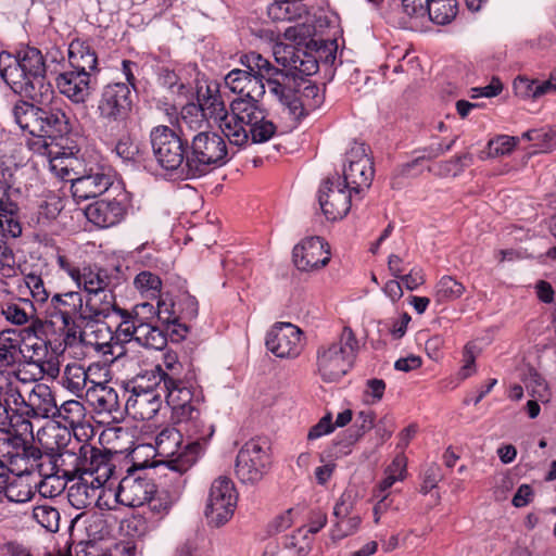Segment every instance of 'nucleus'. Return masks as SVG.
I'll return each instance as SVG.
<instances>
[{
	"instance_id": "39448f33",
	"label": "nucleus",
	"mask_w": 556,
	"mask_h": 556,
	"mask_svg": "<svg viewBox=\"0 0 556 556\" xmlns=\"http://www.w3.org/2000/svg\"><path fill=\"white\" fill-rule=\"evenodd\" d=\"M229 161L226 141L215 131H199L188 142L187 176L202 177Z\"/></svg>"
},
{
	"instance_id": "1a4fd4ad",
	"label": "nucleus",
	"mask_w": 556,
	"mask_h": 556,
	"mask_svg": "<svg viewBox=\"0 0 556 556\" xmlns=\"http://www.w3.org/2000/svg\"><path fill=\"white\" fill-rule=\"evenodd\" d=\"M270 466L269 446L265 439H251L239 450L235 473L239 481L254 485L268 472Z\"/></svg>"
},
{
	"instance_id": "0eeeda50",
	"label": "nucleus",
	"mask_w": 556,
	"mask_h": 556,
	"mask_svg": "<svg viewBox=\"0 0 556 556\" xmlns=\"http://www.w3.org/2000/svg\"><path fill=\"white\" fill-rule=\"evenodd\" d=\"M112 184V167L100 155L88 153L71 184V190L75 199L85 201L101 195Z\"/></svg>"
},
{
	"instance_id": "393cba45",
	"label": "nucleus",
	"mask_w": 556,
	"mask_h": 556,
	"mask_svg": "<svg viewBox=\"0 0 556 556\" xmlns=\"http://www.w3.org/2000/svg\"><path fill=\"white\" fill-rule=\"evenodd\" d=\"M8 462L12 476H27L34 472V465L41 458V450L37 446L16 441L8 445L2 455Z\"/></svg>"
},
{
	"instance_id": "79ce46f5",
	"label": "nucleus",
	"mask_w": 556,
	"mask_h": 556,
	"mask_svg": "<svg viewBox=\"0 0 556 556\" xmlns=\"http://www.w3.org/2000/svg\"><path fill=\"white\" fill-rule=\"evenodd\" d=\"M87 394H91L93 404L99 412L114 414L121 409L117 392L105 383L94 382L87 389Z\"/></svg>"
},
{
	"instance_id": "aec40b11",
	"label": "nucleus",
	"mask_w": 556,
	"mask_h": 556,
	"mask_svg": "<svg viewBox=\"0 0 556 556\" xmlns=\"http://www.w3.org/2000/svg\"><path fill=\"white\" fill-rule=\"evenodd\" d=\"M298 269L313 271L325 267L330 258V247L321 237H309L298 243L292 251Z\"/></svg>"
},
{
	"instance_id": "9b49d317",
	"label": "nucleus",
	"mask_w": 556,
	"mask_h": 556,
	"mask_svg": "<svg viewBox=\"0 0 556 556\" xmlns=\"http://www.w3.org/2000/svg\"><path fill=\"white\" fill-rule=\"evenodd\" d=\"M368 150L364 143H354L346 152L348 166L343 168V180L341 181L344 187L354 190L355 194L368 189L374 179V163L368 155Z\"/></svg>"
},
{
	"instance_id": "5701e85b",
	"label": "nucleus",
	"mask_w": 556,
	"mask_h": 556,
	"mask_svg": "<svg viewBox=\"0 0 556 556\" xmlns=\"http://www.w3.org/2000/svg\"><path fill=\"white\" fill-rule=\"evenodd\" d=\"M28 77L35 84L36 90L41 92L46 101H50L53 96L52 86L46 81V62L41 51L34 47H25L14 56Z\"/></svg>"
},
{
	"instance_id": "603ef678",
	"label": "nucleus",
	"mask_w": 556,
	"mask_h": 556,
	"mask_svg": "<svg viewBox=\"0 0 556 556\" xmlns=\"http://www.w3.org/2000/svg\"><path fill=\"white\" fill-rule=\"evenodd\" d=\"M33 518L42 528L50 532H56L60 526V513L50 505H37L33 509Z\"/></svg>"
},
{
	"instance_id": "c756f323",
	"label": "nucleus",
	"mask_w": 556,
	"mask_h": 556,
	"mask_svg": "<svg viewBox=\"0 0 556 556\" xmlns=\"http://www.w3.org/2000/svg\"><path fill=\"white\" fill-rule=\"evenodd\" d=\"M81 324L85 329L84 345L91 346L104 355H114V334L106 323L102 319H85Z\"/></svg>"
},
{
	"instance_id": "72a5a7b5",
	"label": "nucleus",
	"mask_w": 556,
	"mask_h": 556,
	"mask_svg": "<svg viewBox=\"0 0 556 556\" xmlns=\"http://www.w3.org/2000/svg\"><path fill=\"white\" fill-rule=\"evenodd\" d=\"M36 438L49 454H58L65 450L72 442V432L66 426L59 422L48 424L37 431Z\"/></svg>"
},
{
	"instance_id": "4468645a",
	"label": "nucleus",
	"mask_w": 556,
	"mask_h": 556,
	"mask_svg": "<svg viewBox=\"0 0 556 556\" xmlns=\"http://www.w3.org/2000/svg\"><path fill=\"white\" fill-rule=\"evenodd\" d=\"M354 190L344 187L339 176L328 177L319 189L318 201L328 220L342 219L351 210Z\"/></svg>"
},
{
	"instance_id": "dca6fc26",
	"label": "nucleus",
	"mask_w": 556,
	"mask_h": 556,
	"mask_svg": "<svg viewBox=\"0 0 556 556\" xmlns=\"http://www.w3.org/2000/svg\"><path fill=\"white\" fill-rule=\"evenodd\" d=\"M56 264L86 295L108 285H112L108 270L98 265L84 264L81 267L75 266L73 261L62 254L56 256Z\"/></svg>"
},
{
	"instance_id": "a19ab883",
	"label": "nucleus",
	"mask_w": 556,
	"mask_h": 556,
	"mask_svg": "<svg viewBox=\"0 0 556 556\" xmlns=\"http://www.w3.org/2000/svg\"><path fill=\"white\" fill-rule=\"evenodd\" d=\"M80 481L72 484L67 491V500L70 504L76 509H84L89 507L96 500L100 498L97 483H91L85 478H79Z\"/></svg>"
},
{
	"instance_id": "8fccbe9b",
	"label": "nucleus",
	"mask_w": 556,
	"mask_h": 556,
	"mask_svg": "<svg viewBox=\"0 0 556 556\" xmlns=\"http://www.w3.org/2000/svg\"><path fill=\"white\" fill-rule=\"evenodd\" d=\"M136 342L148 349L162 350L166 346L167 337L160 328L141 320Z\"/></svg>"
},
{
	"instance_id": "412c9836",
	"label": "nucleus",
	"mask_w": 556,
	"mask_h": 556,
	"mask_svg": "<svg viewBox=\"0 0 556 556\" xmlns=\"http://www.w3.org/2000/svg\"><path fill=\"white\" fill-rule=\"evenodd\" d=\"M225 85L233 93L239 94L232 101H244L260 103L265 93L264 77L254 71L235 68L225 77Z\"/></svg>"
},
{
	"instance_id": "f3484780",
	"label": "nucleus",
	"mask_w": 556,
	"mask_h": 556,
	"mask_svg": "<svg viewBox=\"0 0 556 556\" xmlns=\"http://www.w3.org/2000/svg\"><path fill=\"white\" fill-rule=\"evenodd\" d=\"M46 315L53 325H73V320L83 323L87 319L83 294L79 291L53 294L47 305Z\"/></svg>"
},
{
	"instance_id": "7ed1b4c3",
	"label": "nucleus",
	"mask_w": 556,
	"mask_h": 556,
	"mask_svg": "<svg viewBox=\"0 0 556 556\" xmlns=\"http://www.w3.org/2000/svg\"><path fill=\"white\" fill-rule=\"evenodd\" d=\"M227 139L239 148L251 143H264L277 132V126L267 111L255 102L232 101Z\"/></svg>"
},
{
	"instance_id": "5fc2aeb1",
	"label": "nucleus",
	"mask_w": 556,
	"mask_h": 556,
	"mask_svg": "<svg viewBox=\"0 0 556 556\" xmlns=\"http://www.w3.org/2000/svg\"><path fill=\"white\" fill-rule=\"evenodd\" d=\"M298 55L299 59H295L296 63L292 64L289 68L291 76L294 78L295 76H311L318 72V62L313 53L301 48Z\"/></svg>"
},
{
	"instance_id": "6e6552de",
	"label": "nucleus",
	"mask_w": 556,
	"mask_h": 556,
	"mask_svg": "<svg viewBox=\"0 0 556 556\" xmlns=\"http://www.w3.org/2000/svg\"><path fill=\"white\" fill-rule=\"evenodd\" d=\"M241 64L251 71L260 73L268 87L269 93L276 97L290 111L294 99L296 81L289 73L275 67L267 59L257 52H250L241 58Z\"/></svg>"
},
{
	"instance_id": "a18cd8bd",
	"label": "nucleus",
	"mask_w": 556,
	"mask_h": 556,
	"mask_svg": "<svg viewBox=\"0 0 556 556\" xmlns=\"http://www.w3.org/2000/svg\"><path fill=\"white\" fill-rule=\"evenodd\" d=\"M86 418V408L84 404L77 400L65 401L61 406H56L55 417L53 420L64 422V426L76 428L81 426Z\"/></svg>"
},
{
	"instance_id": "c85d7f7f",
	"label": "nucleus",
	"mask_w": 556,
	"mask_h": 556,
	"mask_svg": "<svg viewBox=\"0 0 556 556\" xmlns=\"http://www.w3.org/2000/svg\"><path fill=\"white\" fill-rule=\"evenodd\" d=\"M334 523L331 529L332 540L339 541L354 534L362 522L357 514H353V505L345 495H342L333 507Z\"/></svg>"
},
{
	"instance_id": "423d86ee",
	"label": "nucleus",
	"mask_w": 556,
	"mask_h": 556,
	"mask_svg": "<svg viewBox=\"0 0 556 556\" xmlns=\"http://www.w3.org/2000/svg\"><path fill=\"white\" fill-rule=\"evenodd\" d=\"M152 155L163 170H187L188 140L166 125H157L150 131Z\"/></svg>"
},
{
	"instance_id": "864d4df0",
	"label": "nucleus",
	"mask_w": 556,
	"mask_h": 556,
	"mask_svg": "<svg viewBox=\"0 0 556 556\" xmlns=\"http://www.w3.org/2000/svg\"><path fill=\"white\" fill-rule=\"evenodd\" d=\"M15 334L14 330H4L0 333V369L13 366L17 355V340L12 339L10 334Z\"/></svg>"
},
{
	"instance_id": "2eb2a0df",
	"label": "nucleus",
	"mask_w": 556,
	"mask_h": 556,
	"mask_svg": "<svg viewBox=\"0 0 556 556\" xmlns=\"http://www.w3.org/2000/svg\"><path fill=\"white\" fill-rule=\"evenodd\" d=\"M131 105V91L128 85L114 83L103 87L97 110L102 119L118 122L128 116Z\"/></svg>"
},
{
	"instance_id": "338daca9",
	"label": "nucleus",
	"mask_w": 556,
	"mask_h": 556,
	"mask_svg": "<svg viewBox=\"0 0 556 556\" xmlns=\"http://www.w3.org/2000/svg\"><path fill=\"white\" fill-rule=\"evenodd\" d=\"M98 556H142V548L134 540H124Z\"/></svg>"
},
{
	"instance_id": "c9c22d12",
	"label": "nucleus",
	"mask_w": 556,
	"mask_h": 556,
	"mask_svg": "<svg viewBox=\"0 0 556 556\" xmlns=\"http://www.w3.org/2000/svg\"><path fill=\"white\" fill-rule=\"evenodd\" d=\"M68 61L72 68L92 73L97 71L98 58L96 51L86 40L75 38L68 46Z\"/></svg>"
},
{
	"instance_id": "13d9d810",
	"label": "nucleus",
	"mask_w": 556,
	"mask_h": 556,
	"mask_svg": "<svg viewBox=\"0 0 556 556\" xmlns=\"http://www.w3.org/2000/svg\"><path fill=\"white\" fill-rule=\"evenodd\" d=\"M519 140L518 137L500 135L488 142V155L490 157L507 155L514 151Z\"/></svg>"
},
{
	"instance_id": "4d7b16f0",
	"label": "nucleus",
	"mask_w": 556,
	"mask_h": 556,
	"mask_svg": "<svg viewBox=\"0 0 556 556\" xmlns=\"http://www.w3.org/2000/svg\"><path fill=\"white\" fill-rule=\"evenodd\" d=\"M179 495L176 493H169L167 491L157 492L151 496L147 503L149 504L150 510L163 517L167 515L173 505L178 501Z\"/></svg>"
},
{
	"instance_id": "f8f14e48",
	"label": "nucleus",
	"mask_w": 556,
	"mask_h": 556,
	"mask_svg": "<svg viewBox=\"0 0 556 556\" xmlns=\"http://www.w3.org/2000/svg\"><path fill=\"white\" fill-rule=\"evenodd\" d=\"M156 493V484L147 473L130 467L114 490L116 503L127 507H140Z\"/></svg>"
},
{
	"instance_id": "9d476101",
	"label": "nucleus",
	"mask_w": 556,
	"mask_h": 556,
	"mask_svg": "<svg viewBox=\"0 0 556 556\" xmlns=\"http://www.w3.org/2000/svg\"><path fill=\"white\" fill-rule=\"evenodd\" d=\"M237 505L235 484L230 478H216L210 489L205 517L214 527H222L233 516Z\"/></svg>"
},
{
	"instance_id": "20e7f679",
	"label": "nucleus",
	"mask_w": 556,
	"mask_h": 556,
	"mask_svg": "<svg viewBox=\"0 0 556 556\" xmlns=\"http://www.w3.org/2000/svg\"><path fill=\"white\" fill-rule=\"evenodd\" d=\"M359 352V342L355 332L344 326L338 337L318 346L316 352V371L324 382H338L354 366Z\"/></svg>"
},
{
	"instance_id": "680f3d73",
	"label": "nucleus",
	"mask_w": 556,
	"mask_h": 556,
	"mask_svg": "<svg viewBox=\"0 0 556 556\" xmlns=\"http://www.w3.org/2000/svg\"><path fill=\"white\" fill-rule=\"evenodd\" d=\"M24 282L35 302L46 303L49 300L50 293L47 290L45 281L40 275L29 273L25 275Z\"/></svg>"
},
{
	"instance_id": "f257e3e1",
	"label": "nucleus",
	"mask_w": 556,
	"mask_h": 556,
	"mask_svg": "<svg viewBox=\"0 0 556 556\" xmlns=\"http://www.w3.org/2000/svg\"><path fill=\"white\" fill-rule=\"evenodd\" d=\"M128 393L125 410L131 418L152 419L165 400L173 410V418L186 430H193L198 405L204 400L194 371L186 368L172 351L164 353L154 368L137 375Z\"/></svg>"
},
{
	"instance_id": "bb28decb",
	"label": "nucleus",
	"mask_w": 556,
	"mask_h": 556,
	"mask_svg": "<svg viewBox=\"0 0 556 556\" xmlns=\"http://www.w3.org/2000/svg\"><path fill=\"white\" fill-rule=\"evenodd\" d=\"M11 185L5 178L3 169L0 170V231L2 236L8 235L17 238L22 233V226L18 222L17 205L10 200L9 191Z\"/></svg>"
},
{
	"instance_id": "09e8293b",
	"label": "nucleus",
	"mask_w": 556,
	"mask_h": 556,
	"mask_svg": "<svg viewBox=\"0 0 556 556\" xmlns=\"http://www.w3.org/2000/svg\"><path fill=\"white\" fill-rule=\"evenodd\" d=\"M466 291L465 286L453 276H443L434 287V300L439 304L459 299Z\"/></svg>"
},
{
	"instance_id": "4c0bfd02",
	"label": "nucleus",
	"mask_w": 556,
	"mask_h": 556,
	"mask_svg": "<svg viewBox=\"0 0 556 556\" xmlns=\"http://www.w3.org/2000/svg\"><path fill=\"white\" fill-rule=\"evenodd\" d=\"M39 113H41V108L26 101H18L13 109L14 118L20 128L38 137L42 123Z\"/></svg>"
},
{
	"instance_id": "c03bdc74",
	"label": "nucleus",
	"mask_w": 556,
	"mask_h": 556,
	"mask_svg": "<svg viewBox=\"0 0 556 556\" xmlns=\"http://www.w3.org/2000/svg\"><path fill=\"white\" fill-rule=\"evenodd\" d=\"M94 381L89 380L88 374L81 365L68 364L62 375V386L76 396H81Z\"/></svg>"
},
{
	"instance_id": "58836bf2",
	"label": "nucleus",
	"mask_w": 556,
	"mask_h": 556,
	"mask_svg": "<svg viewBox=\"0 0 556 556\" xmlns=\"http://www.w3.org/2000/svg\"><path fill=\"white\" fill-rule=\"evenodd\" d=\"M83 444L84 443L75 442V445L71 448L66 447L55 454L59 462V471L63 478L74 480L76 477H81Z\"/></svg>"
},
{
	"instance_id": "cd10ccee",
	"label": "nucleus",
	"mask_w": 556,
	"mask_h": 556,
	"mask_svg": "<svg viewBox=\"0 0 556 556\" xmlns=\"http://www.w3.org/2000/svg\"><path fill=\"white\" fill-rule=\"evenodd\" d=\"M125 213V206L115 199L96 201L85 210L87 219L100 228L117 225L124 218Z\"/></svg>"
},
{
	"instance_id": "6ab92c4d",
	"label": "nucleus",
	"mask_w": 556,
	"mask_h": 556,
	"mask_svg": "<svg viewBox=\"0 0 556 556\" xmlns=\"http://www.w3.org/2000/svg\"><path fill=\"white\" fill-rule=\"evenodd\" d=\"M266 346L277 357H298L303 349L302 331L290 323H277L266 336Z\"/></svg>"
},
{
	"instance_id": "4be33fe9",
	"label": "nucleus",
	"mask_w": 556,
	"mask_h": 556,
	"mask_svg": "<svg viewBox=\"0 0 556 556\" xmlns=\"http://www.w3.org/2000/svg\"><path fill=\"white\" fill-rule=\"evenodd\" d=\"M56 406L51 389L46 384L39 383L29 392L27 400L22 396V403H18L14 410L21 417L53 419Z\"/></svg>"
},
{
	"instance_id": "7c9ffc66",
	"label": "nucleus",
	"mask_w": 556,
	"mask_h": 556,
	"mask_svg": "<svg viewBox=\"0 0 556 556\" xmlns=\"http://www.w3.org/2000/svg\"><path fill=\"white\" fill-rule=\"evenodd\" d=\"M324 100L325 96L320 88L308 81L296 90L289 114L294 119L300 121L317 110L324 103Z\"/></svg>"
},
{
	"instance_id": "f704fd0d",
	"label": "nucleus",
	"mask_w": 556,
	"mask_h": 556,
	"mask_svg": "<svg viewBox=\"0 0 556 556\" xmlns=\"http://www.w3.org/2000/svg\"><path fill=\"white\" fill-rule=\"evenodd\" d=\"M86 155H88V153H84L83 155L78 156L73 153L53 152L49 150L48 161L50 170L56 177L72 184L76 177L77 172L80 169Z\"/></svg>"
},
{
	"instance_id": "b1692460",
	"label": "nucleus",
	"mask_w": 556,
	"mask_h": 556,
	"mask_svg": "<svg viewBox=\"0 0 556 556\" xmlns=\"http://www.w3.org/2000/svg\"><path fill=\"white\" fill-rule=\"evenodd\" d=\"M55 85L60 93L73 103H85L91 94V73L72 68L59 74Z\"/></svg>"
},
{
	"instance_id": "69168bd1",
	"label": "nucleus",
	"mask_w": 556,
	"mask_h": 556,
	"mask_svg": "<svg viewBox=\"0 0 556 556\" xmlns=\"http://www.w3.org/2000/svg\"><path fill=\"white\" fill-rule=\"evenodd\" d=\"M140 321L121 320L116 327L114 334L115 344H123L130 341H137V330L139 329Z\"/></svg>"
},
{
	"instance_id": "6e6d98bb",
	"label": "nucleus",
	"mask_w": 556,
	"mask_h": 556,
	"mask_svg": "<svg viewBox=\"0 0 556 556\" xmlns=\"http://www.w3.org/2000/svg\"><path fill=\"white\" fill-rule=\"evenodd\" d=\"M134 286L141 294L155 298L161 291L162 280L157 275L143 270L135 277Z\"/></svg>"
},
{
	"instance_id": "e2e57ef3",
	"label": "nucleus",
	"mask_w": 556,
	"mask_h": 556,
	"mask_svg": "<svg viewBox=\"0 0 556 556\" xmlns=\"http://www.w3.org/2000/svg\"><path fill=\"white\" fill-rule=\"evenodd\" d=\"M34 471H37L43 479L47 477L62 476L59 471V462L55 454L41 452V458L34 465Z\"/></svg>"
},
{
	"instance_id": "e433bc0d",
	"label": "nucleus",
	"mask_w": 556,
	"mask_h": 556,
	"mask_svg": "<svg viewBox=\"0 0 556 556\" xmlns=\"http://www.w3.org/2000/svg\"><path fill=\"white\" fill-rule=\"evenodd\" d=\"M197 105L201 108V111L207 119L213 118L218 123V127L227 138V129L229 128V124H231L230 116L232 115V102L230 103V109L227 110L219 94H208L207 97L200 99L199 104Z\"/></svg>"
},
{
	"instance_id": "bf43d9fd",
	"label": "nucleus",
	"mask_w": 556,
	"mask_h": 556,
	"mask_svg": "<svg viewBox=\"0 0 556 556\" xmlns=\"http://www.w3.org/2000/svg\"><path fill=\"white\" fill-rule=\"evenodd\" d=\"M455 141H456V138L451 140L446 146L437 143V144H430V146L424 148L421 155H418L415 160H413L412 162H409L403 166V174L408 175L410 169L413 167H415L416 165H418L421 161L433 160V159L439 157L444 152L451 150L452 147L454 146Z\"/></svg>"
},
{
	"instance_id": "49530a36",
	"label": "nucleus",
	"mask_w": 556,
	"mask_h": 556,
	"mask_svg": "<svg viewBox=\"0 0 556 556\" xmlns=\"http://www.w3.org/2000/svg\"><path fill=\"white\" fill-rule=\"evenodd\" d=\"M22 403V394L17 387L16 376L7 370L0 369V404L9 412Z\"/></svg>"
},
{
	"instance_id": "ddd939ff",
	"label": "nucleus",
	"mask_w": 556,
	"mask_h": 556,
	"mask_svg": "<svg viewBox=\"0 0 556 556\" xmlns=\"http://www.w3.org/2000/svg\"><path fill=\"white\" fill-rule=\"evenodd\" d=\"M81 477L89 476L91 483L104 486L116 475L118 455L106 448L96 447L89 443L83 444Z\"/></svg>"
},
{
	"instance_id": "774afa93",
	"label": "nucleus",
	"mask_w": 556,
	"mask_h": 556,
	"mask_svg": "<svg viewBox=\"0 0 556 556\" xmlns=\"http://www.w3.org/2000/svg\"><path fill=\"white\" fill-rule=\"evenodd\" d=\"M63 479V476L47 477L41 479V481L37 485L38 492L43 497L49 498L60 495L65 489V483Z\"/></svg>"
},
{
	"instance_id": "a211bd4d",
	"label": "nucleus",
	"mask_w": 556,
	"mask_h": 556,
	"mask_svg": "<svg viewBox=\"0 0 556 556\" xmlns=\"http://www.w3.org/2000/svg\"><path fill=\"white\" fill-rule=\"evenodd\" d=\"M0 76L15 93L40 104L47 102L18 61L4 51L0 53Z\"/></svg>"
},
{
	"instance_id": "37998d69",
	"label": "nucleus",
	"mask_w": 556,
	"mask_h": 556,
	"mask_svg": "<svg viewBox=\"0 0 556 556\" xmlns=\"http://www.w3.org/2000/svg\"><path fill=\"white\" fill-rule=\"evenodd\" d=\"M34 494L27 476H12L1 488V496L4 495L8 501L13 503L28 502Z\"/></svg>"
},
{
	"instance_id": "052dcab7",
	"label": "nucleus",
	"mask_w": 556,
	"mask_h": 556,
	"mask_svg": "<svg viewBox=\"0 0 556 556\" xmlns=\"http://www.w3.org/2000/svg\"><path fill=\"white\" fill-rule=\"evenodd\" d=\"M159 318L168 325H172V329H167L175 340H181L186 337L189 329L186 324L180 323V318L170 313L165 303H159Z\"/></svg>"
},
{
	"instance_id": "de8ad7c7",
	"label": "nucleus",
	"mask_w": 556,
	"mask_h": 556,
	"mask_svg": "<svg viewBox=\"0 0 556 556\" xmlns=\"http://www.w3.org/2000/svg\"><path fill=\"white\" fill-rule=\"evenodd\" d=\"M456 0H429L427 18L438 25L450 24L457 15Z\"/></svg>"
},
{
	"instance_id": "3c124183",
	"label": "nucleus",
	"mask_w": 556,
	"mask_h": 556,
	"mask_svg": "<svg viewBox=\"0 0 556 556\" xmlns=\"http://www.w3.org/2000/svg\"><path fill=\"white\" fill-rule=\"evenodd\" d=\"M178 125L181 131L185 129L198 132L205 131L204 128L207 126V118L200 106L191 103L182 108Z\"/></svg>"
},
{
	"instance_id": "ea45409f",
	"label": "nucleus",
	"mask_w": 556,
	"mask_h": 556,
	"mask_svg": "<svg viewBox=\"0 0 556 556\" xmlns=\"http://www.w3.org/2000/svg\"><path fill=\"white\" fill-rule=\"evenodd\" d=\"M35 306L29 299L17 298L1 305V314L4 318L17 326L27 324L35 316Z\"/></svg>"
},
{
	"instance_id": "0e129e2a",
	"label": "nucleus",
	"mask_w": 556,
	"mask_h": 556,
	"mask_svg": "<svg viewBox=\"0 0 556 556\" xmlns=\"http://www.w3.org/2000/svg\"><path fill=\"white\" fill-rule=\"evenodd\" d=\"M300 49L301 48H296L293 45L280 42L274 46L273 54L278 64L290 68L292 64L296 63L294 59H299L298 52Z\"/></svg>"
},
{
	"instance_id": "2f4dec72",
	"label": "nucleus",
	"mask_w": 556,
	"mask_h": 556,
	"mask_svg": "<svg viewBox=\"0 0 556 556\" xmlns=\"http://www.w3.org/2000/svg\"><path fill=\"white\" fill-rule=\"evenodd\" d=\"M41 124L39 137L56 138L71 132L72 122L67 113L56 105L41 108Z\"/></svg>"
},
{
	"instance_id": "f03ea898",
	"label": "nucleus",
	"mask_w": 556,
	"mask_h": 556,
	"mask_svg": "<svg viewBox=\"0 0 556 556\" xmlns=\"http://www.w3.org/2000/svg\"><path fill=\"white\" fill-rule=\"evenodd\" d=\"M198 405L197 421L192 422L193 430H186L175 419L177 427H165L155 437V446L160 455L166 456V467L180 476L185 475L197 463L204 444L214 434V427L206 425L201 418Z\"/></svg>"
},
{
	"instance_id": "a878e982",
	"label": "nucleus",
	"mask_w": 556,
	"mask_h": 556,
	"mask_svg": "<svg viewBox=\"0 0 556 556\" xmlns=\"http://www.w3.org/2000/svg\"><path fill=\"white\" fill-rule=\"evenodd\" d=\"M429 0H393L386 17L402 27H415L416 22L427 18Z\"/></svg>"
},
{
	"instance_id": "473e14b6",
	"label": "nucleus",
	"mask_w": 556,
	"mask_h": 556,
	"mask_svg": "<svg viewBox=\"0 0 556 556\" xmlns=\"http://www.w3.org/2000/svg\"><path fill=\"white\" fill-rule=\"evenodd\" d=\"M116 295L112 285L96 290L85 296V313L87 319H104L115 308Z\"/></svg>"
}]
</instances>
